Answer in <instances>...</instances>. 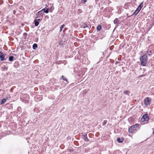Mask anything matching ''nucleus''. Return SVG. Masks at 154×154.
Segmentation results:
<instances>
[{"instance_id":"b1692460","label":"nucleus","mask_w":154,"mask_h":154,"mask_svg":"<svg viewBox=\"0 0 154 154\" xmlns=\"http://www.w3.org/2000/svg\"><path fill=\"white\" fill-rule=\"evenodd\" d=\"M78 11L79 12V13H81L82 12V11H81V10L80 9H79Z\"/></svg>"},{"instance_id":"5701e85b","label":"nucleus","mask_w":154,"mask_h":154,"mask_svg":"<svg viewBox=\"0 0 154 154\" xmlns=\"http://www.w3.org/2000/svg\"><path fill=\"white\" fill-rule=\"evenodd\" d=\"M135 126V127L136 128V127H138V124H136V125H134Z\"/></svg>"},{"instance_id":"c85d7f7f","label":"nucleus","mask_w":154,"mask_h":154,"mask_svg":"<svg viewBox=\"0 0 154 154\" xmlns=\"http://www.w3.org/2000/svg\"><path fill=\"white\" fill-rule=\"evenodd\" d=\"M143 76V75H140V76H139V77H142V76Z\"/></svg>"},{"instance_id":"20e7f679","label":"nucleus","mask_w":154,"mask_h":154,"mask_svg":"<svg viewBox=\"0 0 154 154\" xmlns=\"http://www.w3.org/2000/svg\"><path fill=\"white\" fill-rule=\"evenodd\" d=\"M149 120L148 115L144 114L141 118V120L143 122L147 121Z\"/></svg>"},{"instance_id":"a878e982","label":"nucleus","mask_w":154,"mask_h":154,"mask_svg":"<svg viewBox=\"0 0 154 154\" xmlns=\"http://www.w3.org/2000/svg\"><path fill=\"white\" fill-rule=\"evenodd\" d=\"M50 11H51V12H52V11L53 10V9H52V8H51L50 9Z\"/></svg>"},{"instance_id":"423d86ee","label":"nucleus","mask_w":154,"mask_h":154,"mask_svg":"<svg viewBox=\"0 0 154 154\" xmlns=\"http://www.w3.org/2000/svg\"><path fill=\"white\" fill-rule=\"evenodd\" d=\"M136 130V128L134 126H132L128 130V131L129 133H131L133 132Z\"/></svg>"},{"instance_id":"f257e3e1","label":"nucleus","mask_w":154,"mask_h":154,"mask_svg":"<svg viewBox=\"0 0 154 154\" xmlns=\"http://www.w3.org/2000/svg\"><path fill=\"white\" fill-rule=\"evenodd\" d=\"M147 58L145 55L142 56L140 59L141 62V65L143 66H145L147 63Z\"/></svg>"},{"instance_id":"9b49d317","label":"nucleus","mask_w":154,"mask_h":154,"mask_svg":"<svg viewBox=\"0 0 154 154\" xmlns=\"http://www.w3.org/2000/svg\"><path fill=\"white\" fill-rule=\"evenodd\" d=\"M124 93L126 95H129L130 92L126 90L124 92Z\"/></svg>"},{"instance_id":"aec40b11","label":"nucleus","mask_w":154,"mask_h":154,"mask_svg":"<svg viewBox=\"0 0 154 154\" xmlns=\"http://www.w3.org/2000/svg\"><path fill=\"white\" fill-rule=\"evenodd\" d=\"M61 78H62V79L64 80L65 81H67V79L65 77H64L63 76H62Z\"/></svg>"},{"instance_id":"9d476101","label":"nucleus","mask_w":154,"mask_h":154,"mask_svg":"<svg viewBox=\"0 0 154 154\" xmlns=\"http://www.w3.org/2000/svg\"><path fill=\"white\" fill-rule=\"evenodd\" d=\"M114 23L116 24H117L119 23V20L118 19L116 18L114 20Z\"/></svg>"},{"instance_id":"0eeeda50","label":"nucleus","mask_w":154,"mask_h":154,"mask_svg":"<svg viewBox=\"0 0 154 154\" xmlns=\"http://www.w3.org/2000/svg\"><path fill=\"white\" fill-rule=\"evenodd\" d=\"M124 140V138L122 137L121 138H118L117 139V141L119 143H122L123 142Z\"/></svg>"},{"instance_id":"dca6fc26","label":"nucleus","mask_w":154,"mask_h":154,"mask_svg":"<svg viewBox=\"0 0 154 154\" xmlns=\"http://www.w3.org/2000/svg\"><path fill=\"white\" fill-rule=\"evenodd\" d=\"M64 26H65V25L64 24H63L60 27V32H61L62 31V29L64 27Z\"/></svg>"},{"instance_id":"6e6552de","label":"nucleus","mask_w":154,"mask_h":154,"mask_svg":"<svg viewBox=\"0 0 154 154\" xmlns=\"http://www.w3.org/2000/svg\"><path fill=\"white\" fill-rule=\"evenodd\" d=\"M45 8L43 9L42 11H43L46 13H48L49 12V9L47 8L46 10H45Z\"/></svg>"},{"instance_id":"4468645a","label":"nucleus","mask_w":154,"mask_h":154,"mask_svg":"<svg viewBox=\"0 0 154 154\" xmlns=\"http://www.w3.org/2000/svg\"><path fill=\"white\" fill-rule=\"evenodd\" d=\"M6 99H2L1 101V104H4L6 102Z\"/></svg>"},{"instance_id":"f03ea898","label":"nucleus","mask_w":154,"mask_h":154,"mask_svg":"<svg viewBox=\"0 0 154 154\" xmlns=\"http://www.w3.org/2000/svg\"><path fill=\"white\" fill-rule=\"evenodd\" d=\"M6 54L3 53L1 52H0V59L1 61L5 60L7 58V57H6Z\"/></svg>"},{"instance_id":"c756f323","label":"nucleus","mask_w":154,"mask_h":154,"mask_svg":"<svg viewBox=\"0 0 154 154\" xmlns=\"http://www.w3.org/2000/svg\"><path fill=\"white\" fill-rule=\"evenodd\" d=\"M153 134H154V131H153Z\"/></svg>"},{"instance_id":"7ed1b4c3","label":"nucleus","mask_w":154,"mask_h":154,"mask_svg":"<svg viewBox=\"0 0 154 154\" xmlns=\"http://www.w3.org/2000/svg\"><path fill=\"white\" fill-rule=\"evenodd\" d=\"M151 101V100L149 98L147 97L144 100V103L146 106H147L150 104Z\"/></svg>"},{"instance_id":"a211bd4d","label":"nucleus","mask_w":154,"mask_h":154,"mask_svg":"<svg viewBox=\"0 0 154 154\" xmlns=\"http://www.w3.org/2000/svg\"><path fill=\"white\" fill-rule=\"evenodd\" d=\"M107 122V121L106 120H104L103 123V125H104Z\"/></svg>"},{"instance_id":"f3484780","label":"nucleus","mask_w":154,"mask_h":154,"mask_svg":"<svg viewBox=\"0 0 154 154\" xmlns=\"http://www.w3.org/2000/svg\"><path fill=\"white\" fill-rule=\"evenodd\" d=\"M143 2H141L139 5L138 7H140V8L141 9L142 8L143 6Z\"/></svg>"},{"instance_id":"ddd939ff","label":"nucleus","mask_w":154,"mask_h":154,"mask_svg":"<svg viewBox=\"0 0 154 154\" xmlns=\"http://www.w3.org/2000/svg\"><path fill=\"white\" fill-rule=\"evenodd\" d=\"M14 58V57L13 56H10L9 58V60L12 61L13 60Z\"/></svg>"},{"instance_id":"cd10ccee","label":"nucleus","mask_w":154,"mask_h":154,"mask_svg":"<svg viewBox=\"0 0 154 154\" xmlns=\"http://www.w3.org/2000/svg\"><path fill=\"white\" fill-rule=\"evenodd\" d=\"M37 21H38L40 20V19H37Z\"/></svg>"},{"instance_id":"1a4fd4ad","label":"nucleus","mask_w":154,"mask_h":154,"mask_svg":"<svg viewBox=\"0 0 154 154\" xmlns=\"http://www.w3.org/2000/svg\"><path fill=\"white\" fill-rule=\"evenodd\" d=\"M34 22L35 25V26H37L39 24V22L38 21H37V20L35 19Z\"/></svg>"},{"instance_id":"bb28decb","label":"nucleus","mask_w":154,"mask_h":154,"mask_svg":"<svg viewBox=\"0 0 154 154\" xmlns=\"http://www.w3.org/2000/svg\"><path fill=\"white\" fill-rule=\"evenodd\" d=\"M88 27L86 25V26H85L84 27V28H86V27Z\"/></svg>"},{"instance_id":"2eb2a0df","label":"nucleus","mask_w":154,"mask_h":154,"mask_svg":"<svg viewBox=\"0 0 154 154\" xmlns=\"http://www.w3.org/2000/svg\"><path fill=\"white\" fill-rule=\"evenodd\" d=\"M102 26L101 25H98L97 27V30L99 31L100 30Z\"/></svg>"},{"instance_id":"393cba45","label":"nucleus","mask_w":154,"mask_h":154,"mask_svg":"<svg viewBox=\"0 0 154 154\" xmlns=\"http://www.w3.org/2000/svg\"><path fill=\"white\" fill-rule=\"evenodd\" d=\"M82 1H83L84 2H85L87 1V0H82Z\"/></svg>"},{"instance_id":"6ab92c4d","label":"nucleus","mask_w":154,"mask_h":154,"mask_svg":"<svg viewBox=\"0 0 154 154\" xmlns=\"http://www.w3.org/2000/svg\"><path fill=\"white\" fill-rule=\"evenodd\" d=\"M139 12H138V11H137L136 10L135 12L133 14L134 15H137V14H138V13H139Z\"/></svg>"},{"instance_id":"4be33fe9","label":"nucleus","mask_w":154,"mask_h":154,"mask_svg":"<svg viewBox=\"0 0 154 154\" xmlns=\"http://www.w3.org/2000/svg\"><path fill=\"white\" fill-rule=\"evenodd\" d=\"M141 8H140V7H138L137 9H136V10L137 11H138V12H139V11H140V10H141Z\"/></svg>"},{"instance_id":"f8f14e48","label":"nucleus","mask_w":154,"mask_h":154,"mask_svg":"<svg viewBox=\"0 0 154 154\" xmlns=\"http://www.w3.org/2000/svg\"><path fill=\"white\" fill-rule=\"evenodd\" d=\"M33 48L34 49H36V48H37V45L36 44H34L32 46Z\"/></svg>"},{"instance_id":"39448f33","label":"nucleus","mask_w":154,"mask_h":154,"mask_svg":"<svg viewBox=\"0 0 154 154\" xmlns=\"http://www.w3.org/2000/svg\"><path fill=\"white\" fill-rule=\"evenodd\" d=\"M42 10L39 11H38L36 14V18H40L41 17H42L43 15V14L42 12Z\"/></svg>"},{"instance_id":"412c9836","label":"nucleus","mask_w":154,"mask_h":154,"mask_svg":"<svg viewBox=\"0 0 154 154\" xmlns=\"http://www.w3.org/2000/svg\"><path fill=\"white\" fill-rule=\"evenodd\" d=\"M84 137V140L86 141H88V139L87 138V137L86 135Z\"/></svg>"}]
</instances>
